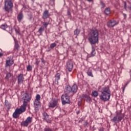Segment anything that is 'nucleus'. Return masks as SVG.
Listing matches in <instances>:
<instances>
[{"label":"nucleus","mask_w":131,"mask_h":131,"mask_svg":"<svg viewBox=\"0 0 131 131\" xmlns=\"http://www.w3.org/2000/svg\"><path fill=\"white\" fill-rule=\"evenodd\" d=\"M61 77V73H57L55 75V82L56 84L59 83V80H60Z\"/></svg>","instance_id":"nucleus-16"},{"label":"nucleus","mask_w":131,"mask_h":131,"mask_svg":"<svg viewBox=\"0 0 131 131\" xmlns=\"http://www.w3.org/2000/svg\"><path fill=\"white\" fill-rule=\"evenodd\" d=\"M58 99L52 98L48 103V107L49 108H56V107H58Z\"/></svg>","instance_id":"nucleus-6"},{"label":"nucleus","mask_w":131,"mask_h":131,"mask_svg":"<svg viewBox=\"0 0 131 131\" xmlns=\"http://www.w3.org/2000/svg\"><path fill=\"white\" fill-rule=\"evenodd\" d=\"M104 13L106 15H110L111 14V9L110 8L107 7L104 10Z\"/></svg>","instance_id":"nucleus-22"},{"label":"nucleus","mask_w":131,"mask_h":131,"mask_svg":"<svg viewBox=\"0 0 131 131\" xmlns=\"http://www.w3.org/2000/svg\"><path fill=\"white\" fill-rule=\"evenodd\" d=\"M31 1H32V2H34L35 0H31Z\"/></svg>","instance_id":"nucleus-49"},{"label":"nucleus","mask_w":131,"mask_h":131,"mask_svg":"<svg viewBox=\"0 0 131 131\" xmlns=\"http://www.w3.org/2000/svg\"><path fill=\"white\" fill-rule=\"evenodd\" d=\"M92 96L94 98H97L99 96V92L96 91H93Z\"/></svg>","instance_id":"nucleus-24"},{"label":"nucleus","mask_w":131,"mask_h":131,"mask_svg":"<svg viewBox=\"0 0 131 131\" xmlns=\"http://www.w3.org/2000/svg\"><path fill=\"white\" fill-rule=\"evenodd\" d=\"M5 106L7 107V109H11V103H10L7 100L5 101Z\"/></svg>","instance_id":"nucleus-27"},{"label":"nucleus","mask_w":131,"mask_h":131,"mask_svg":"<svg viewBox=\"0 0 131 131\" xmlns=\"http://www.w3.org/2000/svg\"><path fill=\"white\" fill-rule=\"evenodd\" d=\"M124 118V114H122L121 112L117 113L116 116L111 119V121L112 122H115V123H118V122H120Z\"/></svg>","instance_id":"nucleus-3"},{"label":"nucleus","mask_w":131,"mask_h":131,"mask_svg":"<svg viewBox=\"0 0 131 131\" xmlns=\"http://www.w3.org/2000/svg\"><path fill=\"white\" fill-rule=\"evenodd\" d=\"M1 29H3V30H6L7 28H8V25L7 24H3L1 26Z\"/></svg>","instance_id":"nucleus-28"},{"label":"nucleus","mask_w":131,"mask_h":131,"mask_svg":"<svg viewBox=\"0 0 131 131\" xmlns=\"http://www.w3.org/2000/svg\"><path fill=\"white\" fill-rule=\"evenodd\" d=\"M27 71H32V66L31 65L29 64L27 67Z\"/></svg>","instance_id":"nucleus-32"},{"label":"nucleus","mask_w":131,"mask_h":131,"mask_svg":"<svg viewBox=\"0 0 131 131\" xmlns=\"http://www.w3.org/2000/svg\"><path fill=\"white\" fill-rule=\"evenodd\" d=\"M127 84H128V83H127L126 84H125L123 88V92H124V90H125V88H126Z\"/></svg>","instance_id":"nucleus-41"},{"label":"nucleus","mask_w":131,"mask_h":131,"mask_svg":"<svg viewBox=\"0 0 131 131\" xmlns=\"http://www.w3.org/2000/svg\"><path fill=\"white\" fill-rule=\"evenodd\" d=\"M111 96V94L101 93V95L99 96V98L101 101L106 102L107 101H109Z\"/></svg>","instance_id":"nucleus-5"},{"label":"nucleus","mask_w":131,"mask_h":131,"mask_svg":"<svg viewBox=\"0 0 131 131\" xmlns=\"http://www.w3.org/2000/svg\"><path fill=\"white\" fill-rule=\"evenodd\" d=\"M71 89L72 95H74V94H76V93L77 92V90H78V88L76 84H74L72 87H71Z\"/></svg>","instance_id":"nucleus-18"},{"label":"nucleus","mask_w":131,"mask_h":131,"mask_svg":"<svg viewBox=\"0 0 131 131\" xmlns=\"http://www.w3.org/2000/svg\"><path fill=\"white\" fill-rule=\"evenodd\" d=\"M87 74L88 76H90L91 77H94V75L93 74V71L92 70H89L87 72Z\"/></svg>","instance_id":"nucleus-26"},{"label":"nucleus","mask_w":131,"mask_h":131,"mask_svg":"<svg viewBox=\"0 0 131 131\" xmlns=\"http://www.w3.org/2000/svg\"><path fill=\"white\" fill-rule=\"evenodd\" d=\"M49 17H50V13H49V11L46 10L42 14V19L46 20V19H48Z\"/></svg>","instance_id":"nucleus-17"},{"label":"nucleus","mask_w":131,"mask_h":131,"mask_svg":"<svg viewBox=\"0 0 131 131\" xmlns=\"http://www.w3.org/2000/svg\"><path fill=\"white\" fill-rule=\"evenodd\" d=\"M14 64V60L11 57H8L6 59V67H10V66H12Z\"/></svg>","instance_id":"nucleus-11"},{"label":"nucleus","mask_w":131,"mask_h":131,"mask_svg":"<svg viewBox=\"0 0 131 131\" xmlns=\"http://www.w3.org/2000/svg\"><path fill=\"white\" fill-rule=\"evenodd\" d=\"M3 55H4V54H3L2 53H1V52H0V58H1V57H3Z\"/></svg>","instance_id":"nucleus-43"},{"label":"nucleus","mask_w":131,"mask_h":131,"mask_svg":"<svg viewBox=\"0 0 131 131\" xmlns=\"http://www.w3.org/2000/svg\"><path fill=\"white\" fill-rule=\"evenodd\" d=\"M14 5L13 2L11 0H6L5 1L4 9L6 12L10 13V12H13V7Z\"/></svg>","instance_id":"nucleus-2"},{"label":"nucleus","mask_w":131,"mask_h":131,"mask_svg":"<svg viewBox=\"0 0 131 131\" xmlns=\"http://www.w3.org/2000/svg\"><path fill=\"white\" fill-rule=\"evenodd\" d=\"M118 23L116 20H110L107 23V26L108 27H114L116 25H117Z\"/></svg>","instance_id":"nucleus-15"},{"label":"nucleus","mask_w":131,"mask_h":131,"mask_svg":"<svg viewBox=\"0 0 131 131\" xmlns=\"http://www.w3.org/2000/svg\"><path fill=\"white\" fill-rule=\"evenodd\" d=\"M61 101L63 105L70 104V97L67 94L63 95L61 96Z\"/></svg>","instance_id":"nucleus-7"},{"label":"nucleus","mask_w":131,"mask_h":131,"mask_svg":"<svg viewBox=\"0 0 131 131\" xmlns=\"http://www.w3.org/2000/svg\"><path fill=\"white\" fill-rule=\"evenodd\" d=\"M55 47H57V43H52L50 45V49H54V48H55Z\"/></svg>","instance_id":"nucleus-34"},{"label":"nucleus","mask_w":131,"mask_h":131,"mask_svg":"<svg viewBox=\"0 0 131 131\" xmlns=\"http://www.w3.org/2000/svg\"><path fill=\"white\" fill-rule=\"evenodd\" d=\"M83 100L84 101H86L88 103H91L92 102V98L90 97V96L86 95V94H83L82 96Z\"/></svg>","instance_id":"nucleus-13"},{"label":"nucleus","mask_w":131,"mask_h":131,"mask_svg":"<svg viewBox=\"0 0 131 131\" xmlns=\"http://www.w3.org/2000/svg\"><path fill=\"white\" fill-rule=\"evenodd\" d=\"M64 93H66L65 95H68V94L72 93L71 87L70 85H67L66 86Z\"/></svg>","instance_id":"nucleus-20"},{"label":"nucleus","mask_w":131,"mask_h":131,"mask_svg":"<svg viewBox=\"0 0 131 131\" xmlns=\"http://www.w3.org/2000/svg\"><path fill=\"white\" fill-rule=\"evenodd\" d=\"M12 76V74H11L10 73H8L6 74V76L5 77V79L7 80H9V79Z\"/></svg>","instance_id":"nucleus-31"},{"label":"nucleus","mask_w":131,"mask_h":131,"mask_svg":"<svg viewBox=\"0 0 131 131\" xmlns=\"http://www.w3.org/2000/svg\"><path fill=\"white\" fill-rule=\"evenodd\" d=\"M68 15H70V12L69 11L68 12Z\"/></svg>","instance_id":"nucleus-48"},{"label":"nucleus","mask_w":131,"mask_h":131,"mask_svg":"<svg viewBox=\"0 0 131 131\" xmlns=\"http://www.w3.org/2000/svg\"><path fill=\"white\" fill-rule=\"evenodd\" d=\"M92 50L91 53V56L90 57H95V55H96V50L95 49V48L94 47H92Z\"/></svg>","instance_id":"nucleus-23"},{"label":"nucleus","mask_w":131,"mask_h":131,"mask_svg":"<svg viewBox=\"0 0 131 131\" xmlns=\"http://www.w3.org/2000/svg\"><path fill=\"white\" fill-rule=\"evenodd\" d=\"M34 105L35 108L40 107V95L39 94L36 95V98L34 101Z\"/></svg>","instance_id":"nucleus-8"},{"label":"nucleus","mask_w":131,"mask_h":131,"mask_svg":"<svg viewBox=\"0 0 131 131\" xmlns=\"http://www.w3.org/2000/svg\"><path fill=\"white\" fill-rule=\"evenodd\" d=\"M21 100L23 101L24 106H27L28 103L31 100V96H29L28 93H26L23 95Z\"/></svg>","instance_id":"nucleus-4"},{"label":"nucleus","mask_w":131,"mask_h":131,"mask_svg":"<svg viewBox=\"0 0 131 131\" xmlns=\"http://www.w3.org/2000/svg\"><path fill=\"white\" fill-rule=\"evenodd\" d=\"M101 93H103V94H111V92L110 91V89L109 86H104L102 89Z\"/></svg>","instance_id":"nucleus-12"},{"label":"nucleus","mask_w":131,"mask_h":131,"mask_svg":"<svg viewBox=\"0 0 131 131\" xmlns=\"http://www.w3.org/2000/svg\"><path fill=\"white\" fill-rule=\"evenodd\" d=\"M87 2H89V3H91L92 2H94V0H87Z\"/></svg>","instance_id":"nucleus-45"},{"label":"nucleus","mask_w":131,"mask_h":131,"mask_svg":"<svg viewBox=\"0 0 131 131\" xmlns=\"http://www.w3.org/2000/svg\"><path fill=\"white\" fill-rule=\"evenodd\" d=\"M19 109L20 110V111L22 112V113H23V112H25V111H26V106L24 105L23 104V105H21L20 106V107L19 108Z\"/></svg>","instance_id":"nucleus-29"},{"label":"nucleus","mask_w":131,"mask_h":131,"mask_svg":"<svg viewBox=\"0 0 131 131\" xmlns=\"http://www.w3.org/2000/svg\"><path fill=\"white\" fill-rule=\"evenodd\" d=\"M14 40V50L16 51H19L20 50V45L18 43V40H16L15 37H13Z\"/></svg>","instance_id":"nucleus-19"},{"label":"nucleus","mask_w":131,"mask_h":131,"mask_svg":"<svg viewBox=\"0 0 131 131\" xmlns=\"http://www.w3.org/2000/svg\"><path fill=\"white\" fill-rule=\"evenodd\" d=\"M79 113H80V111H77L76 114H77V115L79 114Z\"/></svg>","instance_id":"nucleus-46"},{"label":"nucleus","mask_w":131,"mask_h":131,"mask_svg":"<svg viewBox=\"0 0 131 131\" xmlns=\"http://www.w3.org/2000/svg\"><path fill=\"white\" fill-rule=\"evenodd\" d=\"M15 31L16 34H20V32H19V29L15 28Z\"/></svg>","instance_id":"nucleus-38"},{"label":"nucleus","mask_w":131,"mask_h":131,"mask_svg":"<svg viewBox=\"0 0 131 131\" xmlns=\"http://www.w3.org/2000/svg\"><path fill=\"white\" fill-rule=\"evenodd\" d=\"M80 33V30L76 29L74 31L75 35H78V34H79Z\"/></svg>","instance_id":"nucleus-33"},{"label":"nucleus","mask_w":131,"mask_h":131,"mask_svg":"<svg viewBox=\"0 0 131 131\" xmlns=\"http://www.w3.org/2000/svg\"><path fill=\"white\" fill-rule=\"evenodd\" d=\"M23 81H24V76L23 74H20L17 77V82L18 84H21V83H23Z\"/></svg>","instance_id":"nucleus-14"},{"label":"nucleus","mask_w":131,"mask_h":131,"mask_svg":"<svg viewBox=\"0 0 131 131\" xmlns=\"http://www.w3.org/2000/svg\"><path fill=\"white\" fill-rule=\"evenodd\" d=\"M40 61L38 60V59H36V62H35V65H38L39 64Z\"/></svg>","instance_id":"nucleus-39"},{"label":"nucleus","mask_w":131,"mask_h":131,"mask_svg":"<svg viewBox=\"0 0 131 131\" xmlns=\"http://www.w3.org/2000/svg\"><path fill=\"white\" fill-rule=\"evenodd\" d=\"M32 122V118L31 117H28L25 121L21 122V126L27 127L29 125V123Z\"/></svg>","instance_id":"nucleus-9"},{"label":"nucleus","mask_w":131,"mask_h":131,"mask_svg":"<svg viewBox=\"0 0 131 131\" xmlns=\"http://www.w3.org/2000/svg\"><path fill=\"white\" fill-rule=\"evenodd\" d=\"M66 68L69 72H71L73 69V62H72L71 60H68L67 62Z\"/></svg>","instance_id":"nucleus-10"},{"label":"nucleus","mask_w":131,"mask_h":131,"mask_svg":"<svg viewBox=\"0 0 131 131\" xmlns=\"http://www.w3.org/2000/svg\"><path fill=\"white\" fill-rule=\"evenodd\" d=\"M18 115H19V114L17 113L16 111H15L13 114V117L14 118H18Z\"/></svg>","instance_id":"nucleus-35"},{"label":"nucleus","mask_w":131,"mask_h":131,"mask_svg":"<svg viewBox=\"0 0 131 131\" xmlns=\"http://www.w3.org/2000/svg\"><path fill=\"white\" fill-rule=\"evenodd\" d=\"M44 30V28L43 27H41L38 31V32H39V33L40 34V35H42V32Z\"/></svg>","instance_id":"nucleus-30"},{"label":"nucleus","mask_w":131,"mask_h":131,"mask_svg":"<svg viewBox=\"0 0 131 131\" xmlns=\"http://www.w3.org/2000/svg\"><path fill=\"white\" fill-rule=\"evenodd\" d=\"M42 115H43V119L44 120H46V121H47V120L49 119V116L48 114L47 113H43L42 114Z\"/></svg>","instance_id":"nucleus-25"},{"label":"nucleus","mask_w":131,"mask_h":131,"mask_svg":"<svg viewBox=\"0 0 131 131\" xmlns=\"http://www.w3.org/2000/svg\"><path fill=\"white\" fill-rule=\"evenodd\" d=\"M15 112L18 113V115H19V114H21V113H23L19 108H17L15 110Z\"/></svg>","instance_id":"nucleus-36"},{"label":"nucleus","mask_w":131,"mask_h":131,"mask_svg":"<svg viewBox=\"0 0 131 131\" xmlns=\"http://www.w3.org/2000/svg\"><path fill=\"white\" fill-rule=\"evenodd\" d=\"M43 25L45 28H47V27H48V25H49V24L48 23H43Z\"/></svg>","instance_id":"nucleus-40"},{"label":"nucleus","mask_w":131,"mask_h":131,"mask_svg":"<svg viewBox=\"0 0 131 131\" xmlns=\"http://www.w3.org/2000/svg\"><path fill=\"white\" fill-rule=\"evenodd\" d=\"M99 131H104V128H103V127H100V128L99 129Z\"/></svg>","instance_id":"nucleus-42"},{"label":"nucleus","mask_w":131,"mask_h":131,"mask_svg":"<svg viewBox=\"0 0 131 131\" xmlns=\"http://www.w3.org/2000/svg\"><path fill=\"white\" fill-rule=\"evenodd\" d=\"M124 8H125V9H126V3H125V4H124Z\"/></svg>","instance_id":"nucleus-47"},{"label":"nucleus","mask_w":131,"mask_h":131,"mask_svg":"<svg viewBox=\"0 0 131 131\" xmlns=\"http://www.w3.org/2000/svg\"><path fill=\"white\" fill-rule=\"evenodd\" d=\"M41 60L42 63H45V59H43V58H41Z\"/></svg>","instance_id":"nucleus-44"},{"label":"nucleus","mask_w":131,"mask_h":131,"mask_svg":"<svg viewBox=\"0 0 131 131\" xmlns=\"http://www.w3.org/2000/svg\"><path fill=\"white\" fill-rule=\"evenodd\" d=\"M100 5L101 6L102 9H103V8H105V7H106V5H105V4L104 3H103V2H100Z\"/></svg>","instance_id":"nucleus-37"},{"label":"nucleus","mask_w":131,"mask_h":131,"mask_svg":"<svg viewBox=\"0 0 131 131\" xmlns=\"http://www.w3.org/2000/svg\"><path fill=\"white\" fill-rule=\"evenodd\" d=\"M24 17V16L23 15V13H22V12H20L17 15V20L18 22L22 21V20H23Z\"/></svg>","instance_id":"nucleus-21"},{"label":"nucleus","mask_w":131,"mask_h":131,"mask_svg":"<svg viewBox=\"0 0 131 131\" xmlns=\"http://www.w3.org/2000/svg\"><path fill=\"white\" fill-rule=\"evenodd\" d=\"M88 40L91 45H96L99 41V31L97 29L91 30L89 33Z\"/></svg>","instance_id":"nucleus-1"}]
</instances>
